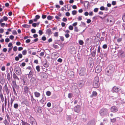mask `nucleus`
Listing matches in <instances>:
<instances>
[{
	"label": "nucleus",
	"instance_id": "nucleus-1",
	"mask_svg": "<svg viewBox=\"0 0 125 125\" xmlns=\"http://www.w3.org/2000/svg\"><path fill=\"white\" fill-rule=\"evenodd\" d=\"M106 73L108 75H111L114 71V66L112 65H110L107 67L106 70Z\"/></svg>",
	"mask_w": 125,
	"mask_h": 125
},
{
	"label": "nucleus",
	"instance_id": "nucleus-2",
	"mask_svg": "<svg viewBox=\"0 0 125 125\" xmlns=\"http://www.w3.org/2000/svg\"><path fill=\"white\" fill-rule=\"evenodd\" d=\"M108 111L107 109L105 108H103L99 111V114L100 115L103 116L106 115L108 114Z\"/></svg>",
	"mask_w": 125,
	"mask_h": 125
},
{
	"label": "nucleus",
	"instance_id": "nucleus-3",
	"mask_svg": "<svg viewBox=\"0 0 125 125\" xmlns=\"http://www.w3.org/2000/svg\"><path fill=\"white\" fill-rule=\"evenodd\" d=\"M99 78L98 77H96L94 78V81L93 85L94 88H97L99 86Z\"/></svg>",
	"mask_w": 125,
	"mask_h": 125
},
{
	"label": "nucleus",
	"instance_id": "nucleus-4",
	"mask_svg": "<svg viewBox=\"0 0 125 125\" xmlns=\"http://www.w3.org/2000/svg\"><path fill=\"white\" fill-rule=\"evenodd\" d=\"M79 74L80 76H83L85 75L86 73V70L85 67H83L79 68Z\"/></svg>",
	"mask_w": 125,
	"mask_h": 125
},
{
	"label": "nucleus",
	"instance_id": "nucleus-5",
	"mask_svg": "<svg viewBox=\"0 0 125 125\" xmlns=\"http://www.w3.org/2000/svg\"><path fill=\"white\" fill-rule=\"evenodd\" d=\"M15 73L18 75H21V69L19 67H17L15 68L14 69Z\"/></svg>",
	"mask_w": 125,
	"mask_h": 125
},
{
	"label": "nucleus",
	"instance_id": "nucleus-6",
	"mask_svg": "<svg viewBox=\"0 0 125 125\" xmlns=\"http://www.w3.org/2000/svg\"><path fill=\"white\" fill-rule=\"evenodd\" d=\"M13 77L14 79L15 80V81H13L12 82L13 83V84H16V80H18V81H19L20 79L16 75V74L15 73H13Z\"/></svg>",
	"mask_w": 125,
	"mask_h": 125
},
{
	"label": "nucleus",
	"instance_id": "nucleus-7",
	"mask_svg": "<svg viewBox=\"0 0 125 125\" xmlns=\"http://www.w3.org/2000/svg\"><path fill=\"white\" fill-rule=\"evenodd\" d=\"M81 107L80 105H77L74 108V111L77 113H79L80 111Z\"/></svg>",
	"mask_w": 125,
	"mask_h": 125
},
{
	"label": "nucleus",
	"instance_id": "nucleus-8",
	"mask_svg": "<svg viewBox=\"0 0 125 125\" xmlns=\"http://www.w3.org/2000/svg\"><path fill=\"white\" fill-rule=\"evenodd\" d=\"M102 70V67L100 66H97L95 68V71L96 73H99Z\"/></svg>",
	"mask_w": 125,
	"mask_h": 125
},
{
	"label": "nucleus",
	"instance_id": "nucleus-9",
	"mask_svg": "<svg viewBox=\"0 0 125 125\" xmlns=\"http://www.w3.org/2000/svg\"><path fill=\"white\" fill-rule=\"evenodd\" d=\"M120 90V89L116 86H114L113 88L112 91L113 92H117L118 91H119Z\"/></svg>",
	"mask_w": 125,
	"mask_h": 125
},
{
	"label": "nucleus",
	"instance_id": "nucleus-10",
	"mask_svg": "<svg viewBox=\"0 0 125 125\" xmlns=\"http://www.w3.org/2000/svg\"><path fill=\"white\" fill-rule=\"evenodd\" d=\"M111 110L112 112H115L118 111V109L116 107L113 106L111 108Z\"/></svg>",
	"mask_w": 125,
	"mask_h": 125
},
{
	"label": "nucleus",
	"instance_id": "nucleus-11",
	"mask_svg": "<svg viewBox=\"0 0 125 125\" xmlns=\"http://www.w3.org/2000/svg\"><path fill=\"white\" fill-rule=\"evenodd\" d=\"M23 89L25 93H27L29 92V88L28 86H24L23 87Z\"/></svg>",
	"mask_w": 125,
	"mask_h": 125
},
{
	"label": "nucleus",
	"instance_id": "nucleus-12",
	"mask_svg": "<svg viewBox=\"0 0 125 125\" xmlns=\"http://www.w3.org/2000/svg\"><path fill=\"white\" fill-rule=\"evenodd\" d=\"M4 90L5 91L6 93L8 94L9 93L8 87L7 86V83H6L4 87Z\"/></svg>",
	"mask_w": 125,
	"mask_h": 125
},
{
	"label": "nucleus",
	"instance_id": "nucleus-13",
	"mask_svg": "<svg viewBox=\"0 0 125 125\" xmlns=\"http://www.w3.org/2000/svg\"><path fill=\"white\" fill-rule=\"evenodd\" d=\"M30 123L32 125H36V122L33 118H31L30 121Z\"/></svg>",
	"mask_w": 125,
	"mask_h": 125
},
{
	"label": "nucleus",
	"instance_id": "nucleus-14",
	"mask_svg": "<svg viewBox=\"0 0 125 125\" xmlns=\"http://www.w3.org/2000/svg\"><path fill=\"white\" fill-rule=\"evenodd\" d=\"M5 80L3 77L0 78V83L2 85H3L5 83Z\"/></svg>",
	"mask_w": 125,
	"mask_h": 125
},
{
	"label": "nucleus",
	"instance_id": "nucleus-15",
	"mask_svg": "<svg viewBox=\"0 0 125 125\" xmlns=\"http://www.w3.org/2000/svg\"><path fill=\"white\" fill-rule=\"evenodd\" d=\"M34 94L35 97L36 98H39L41 96L40 94L37 91L35 92Z\"/></svg>",
	"mask_w": 125,
	"mask_h": 125
},
{
	"label": "nucleus",
	"instance_id": "nucleus-16",
	"mask_svg": "<svg viewBox=\"0 0 125 125\" xmlns=\"http://www.w3.org/2000/svg\"><path fill=\"white\" fill-rule=\"evenodd\" d=\"M84 82L83 81H80L79 83V86L80 87H82L84 85Z\"/></svg>",
	"mask_w": 125,
	"mask_h": 125
},
{
	"label": "nucleus",
	"instance_id": "nucleus-17",
	"mask_svg": "<svg viewBox=\"0 0 125 125\" xmlns=\"http://www.w3.org/2000/svg\"><path fill=\"white\" fill-rule=\"evenodd\" d=\"M97 95V93L95 91H93L92 93V94L90 95L91 97H93L94 96H96Z\"/></svg>",
	"mask_w": 125,
	"mask_h": 125
},
{
	"label": "nucleus",
	"instance_id": "nucleus-18",
	"mask_svg": "<svg viewBox=\"0 0 125 125\" xmlns=\"http://www.w3.org/2000/svg\"><path fill=\"white\" fill-rule=\"evenodd\" d=\"M46 33L48 34V35H50L52 34V32L51 31V29H49L47 30L46 31Z\"/></svg>",
	"mask_w": 125,
	"mask_h": 125
},
{
	"label": "nucleus",
	"instance_id": "nucleus-19",
	"mask_svg": "<svg viewBox=\"0 0 125 125\" xmlns=\"http://www.w3.org/2000/svg\"><path fill=\"white\" fill-rule=\"evenodd\" d=\"M124 53V51L122 50H119L118 52V55L121 56H122V55Z\"/></svg>",
	"mask_w": 125,
	"mask_h": 125
},
{
	"label": "nucleus",
	"instance_id": "nucleus-20",
	"mask_svg": "<svg viewBox=\"0 0 125 125\" xmlns=\"http://www.w3.org/2000/svg\"><path fill=\"white\" fill-rule=\"evenodd\" d=\"M28 75L29 78H30L33 76L32 72V71L31 70L30 71L29 73L28 74Z\"/></svg>",
	"mask_w": 125,
	"mask_h": 125
},
{
	"label": "nucleus",
	"instance_id": "nucleus-21",
	"mask_svg": "<svg viewBox=\"0 0 125 125\" xmlns=\"http://www.w3.org/2000/svg\"><path fill=\"white\" fill-rule=\"evenodd\" d=\"M0 97L1 99V101L2 102H3L4 101V98L2 93H0Z\"/></svg>",
	"mask_w": 125,
	"mask_h": 125
},
{
	"label": "nucleus",
	"instance_id": "nucleus-22",
	"mask_svg": "<svg viewBox=\"0 0 125 125\" xmlns=\"http://www.w3.org/2000/svg\"><path fill=\"white\" fill-rule=\"evenodd\" d=\"M7 79L9 81H10V73H8L7 74Z\"/></svg>",
	"mask_w": 125,
	"mask_h": 125
},
{
	"label": "nucleus",
	"instance_id": "nucleus-23",
	"mask_svg": "<svg viewBox=\"0 0 125 125\" xmlns=\"http://www.w3.org/2000/svg\"><path fill=\"white\" fill-rule=\"evenodd\" d=\"M22 102L24 104L26 105H27V104H28V101L27 99H25Z\"/></svg>",
	"mask_w": 125,
	"mask_h": 125
},
{
	"label": "nucleus",
	"instance_id": "nucleus-24",
	"mask_svg": "<svg viewBox=\"0 0 125 125\" xmlns=\"http://www.w3.org/2000/svg\"><path fill=\"white\" fill-rule=\"evenodd\" d=\"M96 53V52L95 50L93 51L91 53V54L93 57H94L95 55V54Z\"/></svg>",
	"mask_w": 125,
	"mask_h": 125
},
{
	"label": "nucleus",
	"instance_id": "nucleus-25",
	"mask_svg": "<svg viewBox=\"0 0 125 125\" xmlns=\"http://www.w3.org/2000/svg\"><path fill=\"white\" fill-rule=\"evenodd\" d=\"M53 17L51 16H48L47 17V19L48 20H51L52 19Z\"/></svg>",
	"mask_w": 125,
	"mask_h": 125
},
{
	"label": "nucleus",
	"instance_id": "nucleus-26",
	"mask_svg": "<svg viewBox=\"0 0 125 125\" xmlns=\"http://www.w3.org/2000/svg\"><path fill=\"white\" fill-rule=\"evenodd\" d=\"M21 123L22 125H30L28 124L26 122H24L22 120L21 121Z\"/></svg>",
	"mask_w": 125,
	"mask_h": 125
},
{
	"label": "nucleus",
	"instance_id": "nucleus-27",
	"mask_svg": "<svg viewBox=\"0 0 125 125\" xmlns=\"http://www.w3.org/2000/svg\"><path fill=\"white\" fill-rule=\"evenodd\" d=\"M77 13V11L75 10H74L72 11V14L73 15H75Z\"/></svg>",
	"mask_w": 125,
	"mask_h": 125
},
{
	"label": "nucleus",
	"instance_id": "nucleus-28",
	"mask_svg": "<svg viewBox=\"0 0 125 125\" xmlns=\"http://www.w3.org/2000/svg\"><path fill=\"white\" fill-rule=\"evenodd\" d=\"M79 44L81 45H83V41L81 40H79Z\"/></svg>",
	"mask_w": 125,
	"mask_h": 125
},
{
	"label": "nucleus",
	"instance_id": "nucleus-29",
	"mask_svg": "<svg viewBox=\"0 0 125 125\" xmlns=\"http://www.w3.org/2000/svg\"><path fill=\"white\" fill-rule=\"evenodd\" d=\"M54 36L55 37H58L59 35L58 33V32H56L53 33Z\"/></svg>",
	"mask_w": 125,
	"mask_h": 125
},
{
	"label": "nucleus",
	"instance_id": "nucleus-30",
	"mask_svg": "<svg viewBox=\"0 0 125 125\" xmlns=\"http://www.w3.org/2000/svg\"><path fill=\"white\" fill-rule=\"evenodd\" d=\"M45 100V99H44V98H43L42 99L40 100V102L41 103H42V104H43L44 102V101Z\"/></svg>",
	"mask_w": 125,
	"mask_h": 125
},
{
	"label": "nucleus",
	"instance_id": "nucleus-31",
	"mask_svg": "<svg viewBox=\"0 0 125 125\" xmlns=\"http://www.w3.org/2000/svg\"><path fill=\"white\" fill-rule=\"evenodd\" d=\"M12 89L13 90V91L14 94V95H15L16 96H17V94L16 92V91L15 90V88H14V87H13Z\"/></svg>",
	"mask_w": 125,
	"mask_h": 125
},
{
	"label": "nucleus",
	"instance_id": "nucleus-32",
	"mask_svg": "<svg viewBox=\"0 0 125 125\" xmlns=\"http://www.w3.org/2000/svg\"><path fill=\"white\" fill-rule=\"evenodd\" d=\"M22 54L23 55H25L27 53V51L25 50L22 51Z\"/></svg>",
	"mask_w": 125,
	"mask_h": 125
},
{
	"label": "nucleus",
	"instance_id": "nucleus-33",
	"mask_svg": "<svg viewBox=\"0 0 125 125\" xmlns=\"http://www.w3.org/2000/svg\"><path fill=\"white\" fill-rule=\"evenodd\" d=\"M18 107V105L17 104H15L14 105V108L15 109H17Z\"/></svg>",
	"mask_w": 125,
	"mask_h": 125
},
{
	"label": "nucleus",
	"instance_id": "nucleus-34",
	"mask_svg": "<svg viewBox=\"0 0 125 125\" xmlns=\"http://www.w3.org/2000/svg\"><path fill=\"white\" fill-rule=\"evenodd\" d=\"M40 66H37L36 67V69L37 70L38 72H39L40 71Z\"/></svg>",
	"mask_w": 125,
	"mask_h": 125
},
{
	"label": "nucleus",
	"instance_id": "nucleus-35",
	"mask_svg": "<svg viewBox=\"0 0 125 125\" xmlns=\"http://www.w3.org/2000/svg\"><path fill=\"white\" fill-rule=\"evenodd\" d=\"M46 94L48 96H50L51 94V92L49 91H47L46 92Z\"/></svg>",
	"mask_w": 125,
	"mask_h": 125
},
{
	"label": "nucleus",
	"instance_id": "nucleus-36",
	"mask_svg": "<svg viewBox=\"0 0 125 125\" xmlns=\"http://www.w3.org/2000/svg\"><path fill=\"white\" fill-rule=\"evenodd\" d=\"M72 96L73 94L71 93H69L68 94V96L69 98H71L72 97Z\"/></svg>",
	"mask_w": 125,
	"mask_h": 125
},
{
	"label": "nucleus",
	"instance_id": "nucleus-37",
	"mask_svg": "<svg viewBox=\"0 0 125 125\" xmlns=\"http://www.w3.org/2000/svg\"><path fill=\"white\" fill-rule=\"evenodd\" d=\"M101 49V48L100 47V46H99L97 49V53L98 54L100 53Z\"/></svg>",
	"mask_w": 125,
	"mask_h": 125
},
{
	"label": "nucleus",
	"instance_id": "nucleus-38",
	"mask_svg": "<svg viewBox=\"0 0 125 125\" xmlns=\"http://www.w3.org/2000/svg\"><path fill=\"white\" fill-rule=\"evenodd\" d=\"M74 31L76 32H77L79 31V30L78 29V28L77 27H74Z\"/></svg>",
	"mask_w": 125,
	"mask_h": 125
},
{
	"label": "nucleus",
	"instance_id": "nucleus-39",
	"mask_svg": "<svg viewBox=\"0 0 125 125\" xmlns=\"http://www.w3.org/2000/svg\"><path fill=\"white\" fill-rule=\"evenodd\" d=\"M31 69L32 68L30 66H29L26 68V69L27 70H28L30 71L31 70Z\"/></svg>",
	"mask_w": 125,
	"mask_h": 125
},
{
	"label": "nucleus",
	"instance_id": "nucleus-40",
	"mask_svg": "<svg viewBox=\"0 0 125 125\" xmlns=\"http://www.w3.org/2000/svg\"><path fill=\"white\" fill-rule=\"evenodd\" d=\"M60 39L62 42L64 40V37L62 36H60Z\"/></svg>",
	"mask_w": 125,
	"mask_h": 125
},
{
	"label": "nucleus",
	"instance_id": "nucleus-41",
	"mask_svg": "<svg viewBox=\"0 0 125 125\" xmlns=\"http://www.w3.org/2000/svg\"><path fill=\"white\" fill-rule=\"evenodd\" d=\"M107 47V45L106 44H104L103 45L102 48L104 49H106Z\"/></svg>",
	"mask_w": 125,
	"mask_h": 125
},
{
	"label": "nucleus",
	"instance_id": "nucleus-42",
	"mask_svg": "<svg viewBox=\"0 0 125 125\" xmlns=\"http://www.w3.org/2000/svg\"><path fill=\"white\" fill-rule=\"evenodd\" d=\"M23 26L24 27V28H29V26L27 24H24L23 25Z\"/></svg>",
	"mask_w": 125,
	"mask_h": 125
},
{
	"label": "nucleus",
	"instance_id": "nucleus-43",
	"mask_svg": "<svg viewBox=\"0 0 125 125\" xmlns=\"http://www.w3.org/2000/svg\"><path fill=\"white\" fill-rule=\"evenodd\" d=\"M122 38H119L117 39V41L118 42H120L122 41Z\"/></svg>",
	"mask_w": 125,
	"mask_h": 125
},
{
	"label": "nucleus",
	"instance_id": "nucleus-44",
	"mask_svg": "<svg viewBox=\"0 0 125 125\" xmlns=\"http://www.w3.org/2000/svg\"><path fill=\"white\" fill-rule=\"evenodd\" d=\"M69 29L70 30H72L73 29V27L71 25H70L69 27Z\"/></svg>",
	"mask_w": 125,
	"mask_h": 125
},
{
	"label": "nucleus",
	"instance_id": "nucleus-45",
	"mask_svg": "<svg viewBox=\"0 0 125 125\" xmlns=\"http://www.w3.org/2000/svg\"><path fill=\"white\" fill-rule=\"evenodd\" d=\"M3 20L5 21H6L8 19V18L7 17L4 16L3 17Z\"/></svg>",
	"mask_w": 125,
	"mask_h": 125
},
{
	"label": "nucleus",
	"instance_id": "nucleus-46",
	"mask_svg": "<svg viewBox=\"0 0 125 125\" xmlns=\"http://www.w3.org/2000/svg\"><path fill=\"white\" fill-rule=\"evenodd\" d=\"M111 122L113 123L115 122L116 121V118H114L112 119H111Z\"/></svg>",
	"mask_w": 125,
	"mask_h": 125
},
{
	"label": "nucleus",
	"instance_id": "nucleus-47",
	"mask_svg": "<svg viewBox=\"0 0 125 125\" xmlns=\"http://www.w3.org/2000/svg\"><path fill=\"white\" fill-rule=\"evenodd\" d=\"M53 47L56 49H57L58 48V47L57 45H53Z\"/></svg>",
	"mask_w": 125,
	"mask_h": 125
},
{
	"label": "nucleus",
	"instance_id": "nucleus-48",
	"mask_svg": "<svg viewBox=\"0 0 125 125\" xmlns=\"http://www.w3.org/2000/svg\"><path fill=\"white\" fill-rule=\"evenodd\" d=\"M118 100H116V102L117 103H120V102L121 101L120 99H119V97L118 98Z\"/></svg>",
	"mask_w": 125,
	"mask_h": 125
},
{
	"label": "nucleus",
	"instance_id": "nucleus-49",
	"mask_svg": "<svg viewBox=\"0 0 125 125\" xmlns=\"http://www.w3.org/2000/svg\"><path fill=\"white\" fill-rule=\"evenodd\" d=\"M13 50L14 51L16 52L17 50V46H15L13 48Z\"/></svg>",
	"mask_w": 125,
	"mask_h": 125
},
{
	"label": "nucleus",
	"instance_id": "nucleus-50",
	"mask_svg": "<svg viewBox=\"0 0 125 125\" xmlns=\"http://www.w3.org/2000/svg\"><path fill=\"white\" fill-rule=\"evenodd\" d=\"M112 4L113 5H115L116 4V2L115 1H113L112 3Z\"/></svg>",
	"mask_w": 125,
	"mask_h": 125
},
{
	"label": "nucleus",
	"instance_id": "nucleus-51",
	"mask_svg": "<svg viewBox=\"0 0 125 125\" xmlns=\"http://www.w3.org/2000/svg\"><path fill=\"white\" fill-rule=\"evenodd\" d=\"M44 52H42L40 53V55L41 56H44Z\"/></svg>",
	"mask_w": 125,
	"mask_h": 125
},
{
	"label": "nucleus",
	"instance_id": "nucleus-52",
	"mask_svg": "<svg viewBox=\"0 0 125 125\" xmlns=\"http://www.w3.org/2000/svg\"><path fill=\"white\" fill-rule=\"evenodd\" d=\"M17 34V32L15 30H13L12 31V34L15 35Z\"/></svg>",
	"mask_w": 125,
	"mask_h": 125
},
{
	"label": "nucleus",
	"instance_id": "nucleus-53",
	"mask_svg": "<svg viewBox=\"0 0 125 125\" xmlns=\"http://www.w3.org/2000/svg\"><path fill=\"white\" fill-rule=\"evenodd\" d=\"M14 101V100L13 99L11 98V100H10V105H11V106H12V103Z\"/></svg>",
	"mask_w": 125,
	"mask_h": 125
},
{
	"label": "nucleus",
	"instance_id": "nucleus-54",
	"mask_svg": "<svg viewBox=\"0 0 125 125\" xmlns=\"http://www.w3.org/2000/svg\"><path fill=\"white\" fill-rule=\"evenodd\" d=\"M65 37L67 38H68L70 36L69 34L68 33H66V34H65Z\"/></svg>",
	"mask_w": 125,
	"mask_h": 125
},
{
	"label": "nucleus",
	"instance_id": "nucleus-55",
	"mask_svg": "<svg viewBox=\"0 0 125 125\" xmlns=\"http://www.w3.org/2000/svg\"><path fill=\"white\" fill-rule=\"evenodd\" d=\"M62 20L63 21L66 22L67 21V19L65 17H64L62 19Z\"/></svg>",
	"mask_w": 125,
	"mask_h": 125
},
{
	"label": "nucleus",
	"instance_id": "nucleus-56",
	"mask_svg": "<svg viewBox=\"0 0 125 125\" xmlns=\"http://www.w3.org/2000/svg\"><path fill=\"white\" fill-rule=\"evenodd\" d=\"M31 31L33 33H35L36 32V30L34 29H32L31 30Z\"/></svg>",
	"mask_w": 125,
	"mask_h": 125
},
{
	"label": "nucleus",
	"instance_id": "nucleus-57",
	"mask_svg": "<svg viewBox=\"0 0 125 125\" xmlns=\"http://www.w3.org/2000/svg\"><path fill=\"white\" fill-rule=\"evenodd\" d=\"M5 68L4 66H3L1 67V70L2 71H4L5 70Z\"/></svg>",
	"mask_w": 125,
	"mask_h": 125
},
{
	"label": "nucleus",
	"instance_id": "nucleus-58",
	"mask_svg": "<svg viewBox=\"0 0 125 125\" xmlns=\"http://www.w3.org/2000/svg\"><path fill=\"white\" fill-rule=\"evenodd\" d=\"M42 109L41 107H40L38 108V112L39 113H41L42 112Z\"/></svg>",
	"mask_w": 125,
	"mask_h": 125
},
{
	"label": "nucleus",
	"instance_id": "nucleus-59",
	"mask_svg": "<svg viewBox=\"0 0 125 125\" xmlns=\"http://www.w3.org/2000/svg\"><path fill=\"white\" fill-rule=\"evenodd\" d=\"M42 39L43 41H45L46 39V38L45 36H43L42 37Z\"/></svg>",
	"mask_w": 125,
	"mask_h": 125
},
{
	"label": "nucleus",
	"instance_id": "nucleus-60",
	"mask_svg": "<svg viewBox=\"0 0 125 125\" xmlns=\"http://www.w3.org/2000/svg\"><path fill=\"white\" fill-rule=\"evenodd\" d=\"M81 25H82L83 27H84L85 25V23L83 22L82 21L81 23Z\"/></svg>",
	"mask_w": 125,
	"mask_h": 125
},
{
	"label": "nucleus",
	"instance_id": "nucleus-61",
	"mask_svg": "<svg viewBox=\"0 0 125 125\" xmlns=\"http://www.w3.org/2000/svg\"><path fill=\"white\" fill-rule=\"evenodd\" d=\"M47 106L48 107H50L51 106V104L50 102L48 103L47 104Z\"/></svg>",
	"mask_w": 125,
	"mask_h": 125
},
{
	"label": "nucleus",
	"instance_id": "nucleus-62",
	"mask_svg": "<svg viewBox=\"0 0 125 125\" xmlns=\"http://www.w3.org/2000/svg\"><path fill=\"white\" fill-rule=\"evenodd\" d=\"M62 59L60 58L58 59L57 60V61L59 62H62Z\"/></svg>",
	"mask_w": 125,
	"mask_h": 125
},
{
	"label": "nucleus",
	"instance_id": "nucleus-63",
	"mask_svg": "<svg viewBox=\"0 0 125 125\" xmlns=\"http://www.w3.org/2000/svg\"><path fill=\"white\" fill-rule=\"evenodd\" d=\"M4 30L2 28L0 29V33H2L4 32Z\"/></svg>",
	"mask_w": 125,
	"mask_h": 125
},
{
	"label": "nucleus",
	"instance_id": "nucleus-64",
	"mask_svg": "<svg viewBox=\"0 0 125 125\" xmlns=\"http://www.w3.org/2000/svg\"><path fill=\"white\" fill-rule=\"evenodd\" d=\"M40 17L38 15H37L35 16V18H36L38 20L40 18Z\"/></svg>",
	"mask_w": 125,
	"mask_h": 125
}]
</instances>
